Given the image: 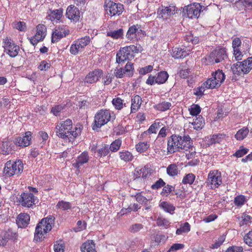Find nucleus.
Wrapping results in <instances>:
<instances>
[{
	"mask_svg": "<svg viewBox=\"0 0 252 252\" xmlns=\"http://www.w3.org/2000/svg\"><path fill=\"white\" fill-rule=\"evenodd\" d=\"M152 241H154L156 245H158L165 241V236L162 234H157L152 238Z\"/></svg>",
	"mask_w": 252,
	"mask_h": 252,
	"instance_id": "62",
	"label": "nucleus"
},
{
	"mask_svg": "<svg viewBox=\"0 0 252 252\" xmlns=\"http://www.w3.org/2000/svg\"><path fill=\"white\" fill-rule=\"evenodd\" d=\"M3 47L4 52L12 58L17 56L20 51L19 46L16 45L12 39L8 37L3 39Z\"/></svg>",
	"mask_w": 252,
	"mask_h": 252,
	"instance_id": "10",
	"label": "nucleus"
},
{
	"mask_svg": "<svg viewBox=\"0 0 252 252\" xmlns=\"http://www.w3.org/2000/svg\"><path fill=\"white\" fill-rule=\"evenodd\" d=\"M191 148L192 150V147L190 145V138L189 135L181 136L179 135L174 134L171 135L167 141V152L169 154H173L179 152L181 150L188 151Z\"/></svg>",
	"mask_w": 252,
	"mask_h": 252,
	"instance_id": "2",
	"label": "nucleus"
},
{
	"mask_svg": "<svg viewBox=\"0 0 252 252\" xmlns=\"http://www.w3.org/2000/svg\"><path fill=\"white\" fill-rule=\"evenodd\" d=\"M70 31L67 26L61 25L56 27L53 31L52 34V42H58L62 38L69 34Z\"/></svg>",
	"mask_w": 252,
	"mask_h": 252,
	"instance_id": "14",
	"label": "nucleus"
},
{
	"mask_svg": "<svg viewBox=\"0 0 252 252\" xmlns=\"http://www.w3.org/2000/svg\"><path fill=\"white\" fill-rule=\"evenodd\" d=\"M175 194L177 197L181 199H183L186 197V192L184 189L183 186L180 185L179 186V189H177L175 192Z\"/></svg>",
	"mask_w": 252,
	"mask_h": 252,
	"instance_id": "61",
	"label": "nucleus"
},
{
	"mask_svg": "<svg viewBox=\"0 0 252 252\" xmlns=\"http://www.w3.org/2000/svg\"><path fill=\"white\" fill-rule=\"evenodd\" d=\"M104 6L107 14L111 16H119L124 10L123 4L110 0L105 1Z\"/></svg>",
	"mask_w": 252,
	"mask_h": 252,
	"instance_id": "9",
	"label": "nucleus"
},
{
	"mask_svg": "<svg viewBox=\"0 0 252 252\" xmlns=\"http://www.w3.org/2000/svg\"><path fill=\"white\" fill-rule=\"evenodd\" d=\"M31 137L32 132L27 131L24 136L16 138L15 141L16 146L20 147H25L29 146L31 143Z\"/></svg>",
	"mask_w": 252,
	"mask_h": 252,
	"instance_id": "21",
	"label": "nucleus"
},
{
	"mask_svg": "<svg viewBox=\"0 0 252 252\" xmlns=\"http://www.w3.org/2000/svg\"><path fill=\"white\" fill-rule=\"evenodd\" d=\"M124 69V77H131L133 75L134 73L133 64L130 62H127Z\"/></svg>",
	"mask_w": 252,
	"mask_h": 252,
	"instance_id": "41",
	"label": "nucleus"
},
{
	"mask_svg": "<svg viewBox=\"0 0 252 252\" xmlns=\"http://www.w3.org/2000/svg\"><path fill=\"white\" fill-rule=\"evenodd\" d=\"M113 113L108 109H101L98 111L94 117L92 128L94 130H97L102 126L107 124L112 118Z\"/></svg>",
	"mask_w": 252,
	"mask_h": 252,
	"instance_id": "5",
	"label": "nucleus"
},
{
	"mask_svg": "<svg viewBox=\"0 0 252 252\" xmlns=\"http://www.w3.org/2000/svg\"><path fill=\"white\" fill-rule=\"evenodd\" d=\"M143 228V225L140 223H135L132 224L129 228V231L133 233L139 232Z\"/></svg>",
	"mask_w": 252,
	"mask_h": 252,
	"instance_id": "60",
	"label": "nucleus"
},
{
	"mask_svg": "<svg viewBox=\"0 0 252 252\" xmlns=\"http://www.w3.org/2000/svg\"><path fill=\"white\" fill-rule=\"evenodd\" d=\"M15 141L11 139L6 138L2 141L0 149L3 155H7L15 151Z\"/></svg>",
	"mask_w": 252,
	"mask_h": 252,
	"instance_id": "17",
	"label": "nucleus"
},
{
	"mask_svg": "<svg viewBox=\"0 0 252 252\" xmlns=\"http://www.w3.org/2000/svg\"><path fill=\"white\" fill-rule=\"evenodd\" d=\"M252 219L251 216L246 213H243L241 216L239 218L240 225L241 226H244L249 224L251 222Z\"/></svg>",
	"mask_w": 252,
	"mask_h": 252,
	"instance_id": "43",
	"label": "nucleus"
},
{
	"mask_svg": "<svg viewBox=\"0 0 252 252\" xmlns=\"http://www.w3.org/2000/svg\"><path fill=\"white\" fill-rule=\"evenodd\" d=\"M17 199L18 202L24 207L30 208L35 204V197L30 192H24Z\"/></svg>",
	"mask_w": 252,
	"mask_h": 252,
	"instance_id": "16",
	"label": "nucleus"
},
{
	"mask_svg": "<svg viewBox=\"0 0 252 252\" xmlns=\"http://www.w3.org/2000/svg\"><path fill=\"white\" fill-rule=\"evenodd\" d=\"M249 131L250 130L247 127H243L237 131L236 133L235 134L234 137L237 140H243L247 137Z\"/></svg>",
	"mask_w": 252,
	"mask_h": 252,
	"instance_id": "34",
	"label": "nucleus"
},
{
	"mask_svg": "<svg viewBox=\"0 0 252 252\" xmlns=\"http://www.w3.org/2000/svg\"><path fill=\"white\" fill-rule=\"evenodd\" d=\"M1 236L3 240L8 241L10 239H15L17 234L16 232L13 231L11 229H8L2 233Z\"/></svg>",
	"mask_w": 252,
	"mask_h": 252,
	"instance_id": "39",
	"label": "nucleus"
},
{
	"mask_svg": "<svg viewBox=\"0 0 252 252\" xmlns=\"http://www.w3.org/2000/svg\"><path fill=\"white\" fill-rule=\"evenodd\" d=\"M226 135L224 134H214L211 138V143H220L222 140L226 138Z\"/></svg>",
	"mask_w": 252,
	"mask_h": 252,
	"instance_id": "50",
	"label": "nucleus"
},
{
	"mask_svg": "<svg viewBox=\"0 0 252 252\" xmlns=\"http://www.w3.org/2000/svg\"><path fill=\"white\" fill-rule=\"evenodd\" d=\"M142 99L138 95H136L131 98V113L136 112L142 104Z\"/></svg>",
	"mask_w": 252,
	"mask_h": 252,
	"instance_id": "27",
	"label": "nucleus"
},
{
	"mask_svg": "<svg viewBox=\"0 0 252 252\" xmlns=\"http://www.w3.org/2000/svg\"><path fill=\"white\" fill-rule=\"evenodd\" d=\"M185 40L188 42H191L193 45L197 44L199 41L198 37L194 36L193 35L190 33L186 35Z\"/></svg>",
	"mask_w": 252,
	"mask_h": 252,
	"instance_id": "53",
	"label": "nucleus"
},
{
	"mask_svg": "<svg viewBox=\"0 0 252 252\" xmlns=\"http://www.w3.org/2000/svg\"><path fill=\"white\" fill-rule=\"evenodd\" d=\"M66 17L71 22L76 23L80 18V12L79 9L73 5L68 6L65 13Z\"/></svg>",
	"mask_w": 252,
	"mask_h": 252,
	"instance_id": "18",
	"label": "nucleus"
},
{
	"mask_svg": "<svg viewBox=\"0 0 252 252\" xmlns=\"http://www.w3.org/2000/svg\"><path fill=\"white\" fill-rule=\"evenodd\" d=\"M177 11V8L174 5H170L168 6H162L161 9L158 13L163 18H167V16L174 15Z\"/></svg>",
	"mask_w": 252,
	"mask_h": 252,
	"instance_id": "22",
	"label": "nucleus"
},
{
	"mask_svg": "<svg viewBox=\"0 0 252 252\" xmlns=\"http://www.w3.org/2000/svg\"><path fill=\"white\" fill-rule=\"evenodd\" d=\"M185 247L183 244L176 243L173 244L167 252H176L177 251L183 249Z\"/></svg>",
	"mask_w": 252,
	"mask_h": 252,
	"instance_id": "63",
	"label": "nucleus"
},
{
	"mask_svg": "<svg viewBox=\"0 0 252 252\" xmlns=\"http://www.w3.org/2000/svg\"><path fill=\"white\" fill-rule=\"evenodd\" d=\"M56 208L62 211H66L71 208V204L69 202L61 200L58 202Z\"/></svg>",
	"mask_w": 252,
	"mask_h": 252,
	"instance_id": "42",
	"label": "nucleus"
},
{
	"mask_svg": "<svg viewBox=\"0 0 252 252\" xmlns=\"http://www.w3.org/2000/svg\"><path fill=\"white\" fill-rule=\"evenodd\" d=\"M191 125L195 129L199 130L203 127L205 125V121L202 116H198V117H196V118L193 120V121L191 123Z\"/></svg>",
	"mask_w": 252,
	"mask_h": 252,
	"instance_id": "37",
	"label": "nucleus"
},
{
	"mask_svg": "<svg viewBox=\"0 0 252 252\" xmlns=\"http://www.w3.org/2000/svg\"><path fill=\"white\" fill-rule=\"evenodd\" d=\"M168 74L166 71H160L156 76V82L157 84H161L165 83L168 78Z\"/></svg>",
	"mask_w": 252,
	"mask_h": 252,
	"instance_id": "40",
	"label": "nucleus"
},
{
	"mask_svg": "<svg viewBox=\"0 0 252 252\" xmlns=\"http://www.w3.org/2000/svg\"><path fill=\"white\" fill-rule=\"evenodd\" d=\"M247 201V199L246 196L243 195H239L236 196L234 200V203L235 206L241 207H242L245 202Z\"/></svg>",
	"mask_w": 252,
	"mask_h": 252,
	"instance_id": "45",
	"label": "nucleus"
},
{
	"mask_svg": "<svg viewBox=\"0 0 252 252\" xmlns=\"http://www.w3.org/2000/svg\"><path fill=\"white\" fill-rule=\"evenodd\" d=\"M180 173L178 165L176 163H172L166 168V173L170 177H174Z\"/></svg>",
	"mask_w": 252,
	"mask_h": 252,
	"instance_id": "31",
	"label": "nucleus"
},
{
	"mask_svg": "<svg viewBox=\"0 0 252 252\" xmlns=\"http://www.w3.org/2000/svg\"><path fill=\"white\" fill-rule=\"evenodd\" d=\"M242 41L240 38L235 37L232 38V46L233 50L240 49Z\"/></svg>",
	"mask_w": 252,
	"mask_h": 252,
	"instance_id": "58",
	"label": "nucleus"
},
{
	"mask_svg": "<svg viewBox=\"0 0 252 252\" xmlns=\"http://www.w3.org/2000/svg\"><path fill=\"white\" fill-rule=\"evenodd\" d=\"M159 207L162 208L165 212L173 214L175 210V207L172 204L163 201L159 204Z\"/></svg>",
	"mask_w": 252,
	"mask_h": 252,
	"instance_id": "38",
	"label": "nucleus"
},
{
	"mask_svg": "<svg viewBox=\"0 0 252 252\" xmlns=\"http://www.w3.org/2000/svg\"><path fill=\"white\" fill-rule=\"evenodd\" d=\"M162 124L160 122H155L152 125L150 126L149 128L141 134L140 137L144 138L147 135H150L152 133H156L157 129L161 126Z\"/></svg>",
	"mask_w": 252,
	"mask_h": 252,
	"instance_id": "26",
	"label": "nucleus"
},
{
	"mask_svg": "<svg viewBox=\"0 0 252 252\" xmlns=\"http://www.w3.org/2000/svg\"><path fill=\"white\" fill-rule=\"evenodd\" d=\"M141 26L138 24L133 25L128 28L126 37L128 40H134L137 38L140 33L142 32Z\"/></svg>",
	"mask_w": 252,
	"mask_h": 252,
	"instance_id": "20",
	"label": "nucleus"
},
{
	"mask_svg": "<svg viewBox=\"0 0 252 252\" xmlns=\"http://www.w3.org/2000/svg\"><path fill=\"white\" fill-rule=\"evenodd\" d=\"M150 143L148 141L139 142L135 145L136 151L139 153L146 152L150 148Z\"/></svg>",
	"mask_w": 252,
	"mask_h": 252,
	"instance_id": "32",
	"label": "nucleus"
},
{
	"mask_svg": "<svg viewBox=\"0 0 252 252\" xmlns=\"http://www.w3.org/2000/svg\"><path fill=\"white\" fill-rule=\"evenodd\" d=\"M207 86L205 85V82H204L201 86L197 88L196 90H194V94L197 96H201L203 95L204 92L205 91V89H209L208 87H207Z\"/></svg>",
	"mask_w": 252,
	"mask_h": 252,
	"instance_id": "57",
	"label": "nucleus"
},
{
	"mask_svg": "<svg viewBox=\"0 0 252 252\" xmlns=\"http://www.w3.org/2000/svg\"><path fill=\"white\" fill-rule=\"evenodd\" d=\"M225 239V235L223 234L222 235L219 237L217 240H216L214 243L211 245V248L214 249H218L224 242Z\"/></svg>",
	"mask_w": 252,
	"mask_h": 252,
	"instance_id": "54",
	"label": "nucleus"
},
{
	"mask_svg": "<svg viewBox=\"0 0 252 252\" xmlns=\"http://www.w3.org/2000/svg\"><path fill=\"white\" fill-rule=\"evenodd\" d=\"M207 183L212 189L218 188L222 183L221 173L217 170L209 172Z\"/></svg>",
	"mask_w": 252,
	"mask_h": 252,
	"instance_id": "13",
	"label": "nucleus"
},
{
	"mask_svg": "<svg viewBox=\"0 0 252 252\" xmlns=\"http://www.w3.org/2000/svg\"><path fill=\"white\" fill-rule=\"evenodd\" d=\"M30 220V216L26 213L19 214L16 220V223L19 227H26L29 223Z\"/></svg>",
	"mask_w": 252,
	"mask_h": 252,
	"instance_id": "24",
	"label": "nucleus"
},
{
	"mask_svg": "<svg viewBox=\"0 0 252 252\" xmlns=\"http://www.w3.org/2000/svg\"><path fill=\"white\" fill-rule=\"evenodd\" d=\"M49 20L52 22H59L63 16V9L60 8L58 9L49 10L48 12Z\"/></svg>",
	"mask_w": 252,
	"mask_h": 252,
	"instance_id": "23",
	"label": "nucleus"
},
{
	"mask_svg": "<svg viewBox=\"0 0 252 252\" xmlns=\"http://www.w3.org/2000/svg\"><path fill=\"white\" fill-rule=\"evenodd\" d=\"M54 223V219L51 216L42 219L36 227L34 240L38 242L43 240L45 235L52 229Z\"/></svg>",
	"mask_w": 252,
	"mask_h": 252,
	"instance_id": "3",
	"label": "nucleus"
},
{
	"mask_svg": "<svg viewBox=\"0 0 252 252\" xmlns=\"http://www.w3.org/2000/svg\"><path fill=\"white\" fill-rule=\"evenodd\" d=\"M120 159L125 162L131 161L133 160L134 157L132 153L128 151L123 150L119 153Z\"/></svg>",
	"mask_w": 252,
	"mask_h": 252,
	"instance_id": "36",
	"label": "nucleus"
},
{
	"mask_svg": "<svg viewBox=\"0 0 252 252\" xmlns=\"http://www.w3.org/2000/svg\"><path fill=\"white\" fill-rule=\"evenodd\" d=\"M225 78L224 73L222 70L218 69L212 73V77L205 82V85L208 88H218L224 82Z\"/></svg>",
	"mask_w": 252,
	"mask_h": 252,
	"instance_id": "7",
	"label": "nucleus"
},
{
	"mask_svg": "<svg viewBox=\"0 0 252 252\" xmlns=\"http://www.w3.org/2000/svg\"><path fill=\"white\" fill-rule=\"evenodd\" d=\"M157 223L158 226H164L165 228L167 227L169 225V221L167 219L161 217L158 218Z\"/></svg>",
	"mask_w": 252,
	"mask_h": 252,
	"instance_id": "64",
	"label": "nucleus"
},
{
	"mask_svg": "<svg viewBox=\"0 0 252 252\" xmlns=\"http://www.w3.org/2000/svg\"><path fill=\"white\" fill-rule=\"evenodd\" d=\"M195 175L192 173H189L184 177L182 180V183L184 184L191 185L194 181Z\"/></svg>",
	"mask_w": 252,
	"mask_h": 252,
	"instance_id": "49",
	"label": "nucleus"
},
{
	"mask_svg": "<svg viewBox=\"0 0 252 252\" xmlns=\"http://www.w3.org/2000/svg\"><path fill=\"white\" fill-rule=\"evenodd\" d=\"M109 145L104 144L97 151V157L99 158L104 157L109 153Z\"/></svg>",
	"mask_w": 252,
	"mask_h": 252,
	"instance_id": "46",
	"label": "nucleus"
},
{
	"mask_svg": "<svg viewBox=\"0 0 252 252\" xmlns=\"http://www.w3.org/2000/svg\"><path fill=\"white\" fill-rule=\"evenodd\" d=\"M189 54V52L186 51L184 49L176 47L173 49L171 55L175 59H181L184 58Z\"/></svg>",
	"mask_w": 252,
	"mask_h": 252,
	"instance_id": "29",
	"label": "nucleus"
},
{
	"mask_svg": "<svg viewBox=\"0 0 252 252\" xmlns=\"http://www.w3.org/2000/svg\"><path fill=\"white\" fill-rule=\"evenodd\" d=\"M89 156L87 152H83L77 158L75 166L79 167L84 163L88 162Z\"/></svg>",
	"mask_w": 252,
	"mask_h": 252,
	"instance_id": "33",
	"label": "nucleus"
},
{
	"mask_svg": "<svg viewBox=\"0 0 252 252\" xmlns=\"http://www.w3.org/2000/svg\"><path fill=\"white\" fill-rule=\"evenodd\" d=\"M103 71L100 69H96L90 72L85 78V82L93 84L97 82L102 76Z\"/></svg>",
	"mask_w": 252,
	"mask_h": 252,
	"instance_id": "19",
	"label": "nucleus"
},
{
	"mask_svg": "<svg viewBox=\"0 0 252 252\" xmlns=\"http://www.w3.org/2000/svg\"><path fill=\"white\" fill-rule=\"evenodd\" d=\"M240 63L243 69V74L248 73L252 69V57L248 58Z\"/></svg>",
	"mask_w": 252,
	"mask_h": 252,
	"instance_id": "35",
	"label": "nucleus"
},
{
	"mask_svg": "<svg viewBox=\"0 0 252 252\" xmlns=\"http://www.w3.org/2000/svg\"><path fill=\"white\" fill-rule=\"evenodd\" d=\"M190 230V225L188 222H186L181 224L180 228L177 229L176 233L177 235H181L184 233H188Z\"/></svg>",
	"mask_w": 252,
	"mask_h": 252,
	"instance_id": "44",
	"label": "nucleus"
},
{
	"mask_svg": "<svg viewBox=\"0 0 252 252\" xmlns=\"http://www.w3.org/2000/svg\"><path fill=\"white\" fill-rule=\"evenodd\" d=\"M81 132L80 127H72V122L69 119L61 121L56 124V133L61 138L70 140L77 137Z\"/></svg>",
	"mask_w": 252,
	"mask_h": 252,
	"instance_id": "1",
	"label": "nucleus"
},
{
	"mask_svg": "<svg viewBox=\"0 0 252 252\" xmlns=\"http://www.w3.org/2000/svg\"><path fill=\"white\" fill-rule=\"evenodd\" d=\"M201 108L197 104H193L189 109L190 115L192 116H197L201 112Z\"/></svg>",
	"mask_w": 252,
	"mask_h": 252,
	"instance_id": "56",
	"label": "nucleus"
},
{
	"mask_svg": "<svg viewBox=\"0 0 252 252\" xmlns=\"http://www.w3.org/2000/svg\"><path fill=\"white\" fill-rule=\"evenodd\" d=\"M140 208V206H139L137 204L134 203L133 204L130 205L125 211L122 209L121 211V213L122 215L126 213V212H129L131 211H137L138 209Z\"/></svg>",
	"mask_w": 252,
	"mask_h": 252,
	"instance_id": "59",
	"label": "nucleus"
},
{
	"mask_svg": "<svg viewBox=\"0 0 252 252\" xmlns=\"http://www.w3.org/2000/svg\"><path fill=\"white\" fill-rule=\"evenodd\" d=\"M82 252H96L95 249V244L93 240H88L84 243L81 246Z\"/></svg>",
	"mask_w": 252,
	"mask_h": 252,
	"instance_id": "28",
	"label": "nucleus"
},
{
	"mask_svg": "<svg viewBox=\"0 0 252 252\" xmlns=\"http://www.w3.org/2000/svg\"><path fill=\"white\" fill-rule=\"evenodd\" d=\"M24 169L23 163L21 160H9L4 165L3 174L6 177L21 174Z\"/></svg>",
	"mask_w": 252,
	"mask_h": 252,
	"instance_id": "4",
	"label": "nucleus"
},
{
	"mask_svg": "<svg viewBox=\"0 0 252 252\" xmlns=\"http://www.w3.org/2000/svg\"><path fill=\"white\" fill-rule=\"evenodd\" d=\"M135 48L134 45H131L121 48L117 53L116 62L120 64L133 58V55L131 52Z\"/></svg>",
	"mask_w": 252,
	"mask_h": 252,
	"instance_id": "11",
	"label": "nucleus"
},
{
	"mask_svg": "<svg viewBox=\"0 0 252 252\" xmlns=\"http://www.w3.org/2000/svg\"><path fill=\"white\" fill-rule=\"evenodd\" d=\"M205 9V7L199 3L194 2L186 6L184 10V16L190 19H197L200 14Z\"/></svg>",
	"mask_w": 252,
	"mask_h": 252,
	"instance_id": "6",
	"label": "nucleus"
},
{
	"mask_svg": "<svg viewBox=\"0 0 252 252\" xmlns=\"http://www.w3.org/2000/svg\"><path fill=\"white\" fill-rule=\"evenodd\" d=\"M107 36L111 37L113 39L117 40L123 38L124 30L122 29H119L117 30H111L107 32Z\"/></svg>",
	"mask_w": 252,
	"mask_h": 252,
	"instance_id": "30",
	"label": "nucleus"
},
{
	"mask_svg": "<svg viewBox=\"0 0 252 252\" xmlns=\"http://www.w3.org/2000/svg\"><path fill=\"white\" fill-rule=\"evenodd\" d=\"M140 173H142V178H146L151 175L153 170L148 167V165L140 169Z\"/></svg>",
	"mask_w": 252,
	"mask_h": 252,
	"instance_id": "51",
	"label": "nucleus"
},
{
	"mask_svg": "<svg viewBox=\"0 0 252 252\" xmlns=\"http://www.w3.org/2000/svg\"><path fill=\"white\" fill-rule=\"evenodd\" d=\"M46 35V27L44 25L38 24L36 28L35 34L29 38L30 42L33 45L37 44L43 40Z\"/></svg>",
	"mask_w": 252,
	"mask_h": 252,
	"instance_id": "15",
	"label": "nucleus"
},
{
	"mask_svg": "<svg viewBox=\"0 0 252 252\" xmlns=\"http://www.w3.org/2000/svg\"><path fill=\"white\" fill-rule=\"evenodd\" d=\"M90 42L91 38L89 36H85L74 40L70 47V53L73 55H77L79 52H83Z\"/></svg>",
	"mask_w": 252,
	"mask_h": 252,
	"instance_id": "8",
	"label": "nucleus"
},
{
	"mask_svg": "<svg viewBox=\"0 0 252 252\" xmlns=\"http://www.w3.org/2000/svg\"><path fill=\"white\" fill-rule=\"evenodd\" d=\"M227 58L226 51L225 48H220L212 51L205 59L210 63H219Z\"/></svg>",
	"mask_w": 252,
	"mask_h": 252,
	"instance_id": "12",
	"label": "nucleus"
},
{
	"mask_svg": "<svg viewBox=\"0 0 252 252\" xmlns=\"http://www.w3.org/2000/svg\"><path fill=\"white\" fill-rule=\"evenodd\" d=\"M171 107V103L165 100L164 99H161L158 103L153 106L155 110L159 112H165L169 110Z\"/></svg>",
	"mask_w": 252,
	"mask_h": 252,
	"instance_id": "25",
	"label": "nucleus"
},
{
	"mask_svg": "<svg viewBox=\"0 0 252 252\" xmlns=\"http://www.w3.org/2000/svg\"><path fill=\"white\" fill-rule=\"evenodd\" d=\"M121 145L122 140L119 139H116L109 146V150L112 152H116L119 150Z\"/></svg>",
	"mask_w": 252,
	"mask_h": 252,
	"instance_id": "48",
	"label": "nucleus"
},
{
	"mask_svg": "<svg viewBox=\"0 0 252 252\" xmlns=\"http://www.w3.org/2000/svg\"><path fill=\"white\" fill-rule=\"evenodd\" d=\"M112 103L116 110H120L124 107V100L120 97H115L112 101Z\"/></svg>",
	"mask_w": 252,
	"mask_h": 252,
	"instance_id": "47",
	"label": "nucleus"
},
{
	"mask_svg": "<svg viewBox=\"0 0 252 252\" xmlns=\"http://www.w3.org/2000/svg\"><path fill=\"white\" fill-rule=\"evenodd\" d=\"M244 242L249 247H252V229L244 236Z\"/></svg>",
	"mask_w": 252,
	"mask_h": 252,
	"instance_id": "55",
	"label": "nucleus"
},
{
	"mask_svg": "<svg viewBox=\"0 0 252 252\" xmlns=\"http://www.w3.org/2000/svg\"><path fill=\"white\" fill-rule=\"evenodd\" d=\"M231 70L233 73L237 75H241L243 73V69L241 67V65L240 62H238L235 64H234L231 67Z\"/></svg>",
	"mask_w": 252,
	"mask_h": 252,
	"instance_id": "52",
	"label": "nucleus"
}]
</instances>
